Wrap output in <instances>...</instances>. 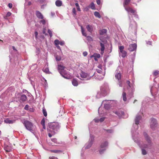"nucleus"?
I'll return each mask as SVG.
<instances>
[{
	"label": "nucleus",
	"instance_id": "41",
	"mask_svg": "<svg viewBox=\"0 0 159 159\" xmlns=\"http://www.w3.org/2000/svg\"><path fill=\"white\" fill-rule=\"evenodd\" d=\"M159 75V71L156 70L153 72V75L155 76H157Z\"/></svg>",
	"mask_w": 159,
	"mask_h": 159
},
{
	"label": "nucleus",
	"instance_id": "40",
	"mask_svg": "<svg viewBox=\"0 0 159 159\" xmlns=\"http://www.w3.org/2000/svg\"><path fill=\"white\" fill-rule=\"evenodd\" d=\"M90 7L92 9L94 10L95 9V7L94 4L93 2H92L89 5Z\"/></svg>",
	"mask_w": 159,
	"mask_h": 159
},
{
	"label": "nucleus",
	"instance_id": "15",
	"mask_svg": "<svg viewBox=\"0 0 159 159\" xmlns=\"http://www.w3.org/2000/svg\"><path fill=\"white\" fill-rule=\"evenodd\" d=\"M129 17V19L130 20V27H131V28H133L134 29H136L137 28V24L134 21H132L131 19V17H132V16L130 14L128 15Z\"/></svg>",
	"mask_w": 159,
	"mask_h": 159
},
{
	"label": "nucleus",
	"instance_id": "6",
	"mask_svg": "<svg viewBox=\"0 0 159 159\" xmlns=\"http://www.w3.org/2000/svg\"><path fill=\"white\" fill-rule=\"evenodd\" d=\"M130 2V0H125L124 3V6L125 7V10L129 13H131L132 15L136 18H138V15L136 14L135 10L131 8L126 7V5H128Z\"/></svg>",
	"mask_w": 159,
	"mask_h": 159
},
{
	"label": "nucleus",
	"instance_id": "29",
	"mask_svg": "<svg viewBox=\"0 0 159 159\" xmlns=\"http://www.w3.org/2000/svg\"><path fill=\"white\" fill-rule=\"evenodd\" d=\"M45 121L44 119L43 118L42 119V120H41V124L43 126V129H46V126L45 125Z\"/></svg>",
	"mask_w": 159,
	"mask_h": 159
},
{
	"label": "nucleus",
	"instance_id": "38",
	"mask_svg": "<svg viewBox=\"0 0 159 159\" xmlns=\"http://www.w3.org/2000/svg\"><path fill=\"white\" fill-rule=\"evenodd\" d=\"M51 141L56 144H59L60 143H59L57 141V139L56 138L51 139Z\"/></svg>",
	"mask_w": 159,
	"mask_h": 159
},
{
	"label": "nucleus",
	"instance_id": "10",
	"mask_svg": "<svg viewBox=\"0 0 159 159\" xmlns=\"http://www.w3.org/2000/svg\"><path fill=\"white\" fill-rule=\"evenodd\" d=\"M59 72L61 75L64 78L66 79H70L71 78L73 75L67 70H58Z\"/></svg>",
	"mask_w": 159,
	"mask_h": 159
},
{
	"label": "nucleus",
	"instance_id": "31",
	"mask_svg": "<svg viewBox=\"0 0 159 159\" xmlns=\"http://www.w3.org/2000/svg\"><path fill=\"white\" fill-rule=\"evenodd\" d=\"M4 122L5 123L8 124H12L13 123V121L10 120L9 119H7L4 120Z\"/></svg>",
	"mask_w": 159,
	"mask_h": 159
},
{
	"label": "nucleus",
	"instance_id": "12",
	"mask_svg": "<svg viewBox=\"0 0 159 159\" xmlns=\"http://www.w3.org/2000/svg\"><path fill=\"white\" fill-rule=\"evenodd\" d=\"M108 141L106 140H103L101 143L100 148V149L99 150V152L100 154H102L106 150L108 146Z\"/></svg>",
	"mask_w": 159,
	"mask_h": 159
},
{
	"label": "nucleus",
	"instance_id": "46",
	"mask_svg": "<svg viewBox=\"0 0 159 159\" xmlns=\"http://www.w3.org/2000/svg\"><path fill=\"white\" fill-rule=\"evenodd\" d=\"M55 57L57 61H60L61 59V57L60 56H56Z\"/></svg>",
	"mask_w": 159,
	"mask_h": 159
},
{
	"label": "nucleus",
	"instance_id": "27",
	"mask_svg": "<svg viewBox=\"0 0 159 159\" xmlns=\"http://www.w3.org/2000/svg\"><path fill=\"white\" fill-rule=\"evenodd\" d=\"M4 149L6 152H10L11 151L12 149L11 147L9 146H5L4 147Z\"/></svg>",
	"mask_w": 159,
	"mask_h": 159
},
{
	"label": "nucleus",
	"instance_id": "7",
	"mask_svg": "<svg viewBox=\"0 0 159 159\" xmlns=\"http://www.w3.org/2000/svg\"><path fill=\"white\" fill-rule=\"evenodd\" d=\"M48 127L54 133H56L59 130L60 125L58 122H54L48 124Z\"/></svg>",
	"mask_w": 159,
	"mask_h": 159
},
{
	"label": "nucleus",
	"instance_id": "16",
	"mask_svg": "<svg viewBox=\"0 0 159 159\" xmlns=\"http://www.w3.org/2000/svg\"><path fill=\"white\" fill-rule=\"evenodd\" d=\"M107 100H103L102 102V105H104V107L105 109H108L111 106L109 103L107 102Z\"/></svg>",
	"mask_w": 159,
	"mask_h": 159
},
{
	"label": "nucleus",
	"instance_id": "3",
	"mask_svg": "<svg viewBox=\"0 0 159 159\" xmlns=\"http://www.w3.org/2000/svg\"><path fill=\"white\" fill-rule=\"evenodd\" d=\"M143 110H140L139 112L137 115L135 119L134 123L133 124L131 128V133L133 134L134 132H136L139 128L138 125L139 124L140 121H142V117L143 116Z\"/></svg>",
	"mask_w": 159,
	"mask_h": 159
},
{
	"label": "nucleus",
	"instance_id": "30",
	"mask_svg": "<svg viewBox=\"0 0 159 159\" xmlns=\"http://www.w3.org/2000/svg\"><path fill=\"white\" fill-rule=\"evenodd\" d=\"M72 84L74 86H76L78 85V82L76 79H74L73 80L72 82Z\"/></svg>",
	"mask_w": 159,
	"mask_h": 159
},
{
	"label": "nucleus",
	"instance_id": "57",
	"mask_svg": "<svg viewBox=\"0 0 159 159\" xmlns=\"http://www.w3.org/2000/svg\"><path fill=\"white\" fill-rule=\"evenodd\" d=\"M8 6L9 8H11L12 6V4L11 3H9L8 4Z\"/></svg>",
	"mask_w": 159,
	"mask_h": 159
},
{
	"label": "nucleus",
	"instance_id": "26",
	"mask_svg": "<svg viewBox=\"0 0 159 159\" xmlns=\"http://www.w3.org/2000/svg\"><path fill=\"white\" fill-rule=\"evenodd\" d=\"M36 16L39 18L43 19V16L42 14L39 11H36Z\"/></svg>",
	"mask_w": 159,
	"mask_h": 159
},
{
	"label": "nucleus",
	"instance_id": "9",
	"mask_svg": "<svg viewBox=\"0 0 159 159\" xmlns=\"http://www.w3.org/2000/svg\"><path fill=\"white\" fill-rule=\"evenodd\" d=\"M76 76L81 80L85 78L87 80H89L93 76V73L88 74L81 71L80 75L77 74Z\"/></svg>",
	"mask_w": 159,
	"mask_h": 159
},
{
	"label": "nucleus",
	"instance_id": "51",
	"mask_svg": "<svg viewBox=\"0 0 159 159\" xmlns=\"http://www.w3.org/2000/svg\"><path fill=\"white\" fill-rule=\"evenodd\" d=\"M72 12L74 14L75 16L76 15V10L75 8H74L72 9Z\"/></svg>",
	"mask_w": 159,
	"mask_h": 159
},
{
	"label": "nucleus",
	"instance_id": "28",
	"mask_svg": "<svg viewBox=\"0 0 159 159\" xmlns=\"http://www.w3.org/2000/svg\"><path fill=\"white\" fill-rule=\"evenodd\" d=\"M55 4L57 6L60 7L62 5V2L61 1L58 0L56 1Z\"/></svg>",
	"mask_w": 159,
	"mask_h": 159
},
{
	"label": "nucleus",
	"instance_id": "24",
	"mask_svg": "<svg viewBox=\"0 0 159 159\" xmlns=\"http://www.w3.org/2000/svg\"><path fill=\"white\" fill-rule=\"evenodd\" d=\"M115 77L116 78L118 81L120 80L121 78V74L120 72H117L115 74Z\"/></svg>",
	"mask_w": 159,
	"mask_h": 159
},
{
	"label": "nucleus",
	"instance_id": "48",
	"mask_svg": "<svg viewBox=\"0 0 159 159\" xmlns=\"http://www.w3.org/2000/svg\"><path fill=\"white\" fill-rule=\"evenodd\" d=\"M60 41L57 39L55 40L54 41V43L56 45H58L59 44Z\"/></svg>",
	"mask_w": 159,
	"mask_h": 159
},
{
	"label": "nucleus",
	"instance_id": "50",
	"mask_svg": "<svg viewBox=\"0 0 159 159\" xmlns=\"http://www.w3.org/2000/svg\"><path fill=\"white\" fill-rule=\"evenodd\" d=\"M44 85L45 87H48V83L47 81V80L44 78Z\"/></svg>",
	"mask_w": 159,
	"mask_h": 159
},
{
	"label": "nucleus",
	"instance_id": "56",
	"mask_svg": "<svg viewBox=\"0 0 159 159\" xmlns=\"http://www.w3.org/2000/svg\"><path fill=\"white\" fill-rule=\"evenodd\" d=\"M154 88V87H152L150 88V91L152 94L153 93V89Z\"/></svg>",
	"mask_w": 159,
	"mask_h": 159
},
{
	"label": "nucleus",
	"instance_id": "17",
	"mask_svg": "<svg viewBox=\"0 0 159 159\" xmlns=\"http://www.w3.org/2000/svg\"><path fill=\"white\" fill-rule=\"evenodd\" d=\"M137 48V45L135 43L129 45L128 49L130 51H133L135 50Z\"/></svg>",
	"mask_w": 159,
	"mask_h": 159
},
{
	"label": "nucleus",
	"instance_id": "44",
	"mask_svg": "<svg viewBox=\"0 0 159 159\" xmlns=\"http://www.w3.org/2000/svg\"><path fill=\"white\" fill-rule=\"evenodd\" d=\"M93 56H94V57H96L98 58H99L100 57V55L98 53H94L93 54Z\"/></svg>",
	"mask_w": 159,
	"mask_h": 159
},
{
	"label": "nucleus",
	"instance_id": "33",
	"mask_svg": "<svg viewBox=\"0 0 159 159\" xmlns=\"http://www.w3.org/2000/svg\"><path fill=\"white\" fill-rule=\"evenodd\" d=\"M119 54H120V53L124 51V46H120L119 47Z\"/></svg>",
	"mask_w": 159,
	"mask_h": 159
},
{
	"label": "nucleus",
	"instance_id": "42",
	"mask_svg": "<svg viewBox=\"0 0 159 159\" xmlns=\"http://www.w3.org/2000/svg\"><path fill=\"white\" fill-rule=\"evenodd\" d=\"M86 37H87V40L89 42H91L93 41V39L91 36H87Z\"/></svg>",
	"mask_w": 159,
	"mask_h": 159
},
{
	"label": "nucleus",
	"instance_id": "8",
	"mask_svg": "<svg viewBox=\"0 0 159 159\" xmlns=\"http://www.w3.org/2000/svg\"><path fill=\"white\" fill-rule=\"evenodd\" d=\"M105 75V70H97V71L93 74V76L95 79L102 80L104 78Z\"/></svg>",
	"mask_w": 159,
	"mask_h": 159
},
{
	"label": "nucleus",
	"instance_id": "23",
	"mask_svg": "<svg viewBox=\"0 0 159 159\" xmlns=\"http://www.w3.org/2000/svg\"><path fill=\"white\" fill-rule=\"evenodd\" d=\"M86 28L87 30L89 32H90L91 33H92L93 31V26L92 25H88L86 26Z\"/></svg>",
	"mask_w": 159,
	"mask_h": 159
},
{
	"label": "nucleus",
	"instance_id": "25",
	"mask_svg": "<svg viewBox=\"0 0 159 159\" xmlns=\"http://www.w3.org/2000/svg\"><path fill=\"white\" fill-rule=\"evenodd\" d=\"M105 118V117H103L99 119L98 118H96L94 119V121L96 123H97L99 121L100 122H102L104 121Z\"/></svg>",
	"mask_w": 159,
	"mask_h": 159
},
{
	"label": "nucleus",
	"instance_id": "54",
	"mask_svg": "<svg viewBox=\"0 0 159 159\" xmlns=\"http://www.w3.org/2000/svg\"><path fill=\"white\" fill-rule=\"evenodd\" d=\"M29 106L28 105V104H27L26 105L25 107H24V109L25 110H28V109H29Z\"/></svg>",
	"mask_w": 159,
	"mask_h": 159
},
{
	"label": "nucleus",
	"instance_id": "45",
	"mask_svg": "<svg viewBox=\"0 0 159 159\" xmlns=\"http://www.w3.org/2000/svg\"><path fill=\"white\" fill-rule=\"evenodd\" d=\"M40 23L42 24L43 25H44L46 23V21L45 19H43L40 21Z\"/></svg>",
	"mask_w": 159,
	"mask_h": 159
},
{
	"label": "nucleus",
	"instance_id": "64",
	"mask_svg": "<svg viewBox=\"0 0 159 159\" xmlns=\"http://www.w3.org/2000/svg\"><path fill=\"white\" fill-rule=\"evenodd\" d=\"M46 29H44L43 31V34H46Z\"/></svg>",
	"mask_w": 159,
	"mask_h": 159
},
{
	"label": "nucleus",
	"instance_id": "60",
	"mask_svg": "<svg viewBox=\"0 0 159 159\" xmlns=\"http://www.w3.org/2000/svg\"><path fill=\"white\" fill-rule=\"evenodd\" d=\"M64 42L63 41L60 42H59V44H60V45H61V46L63 45H64Z\"/></svg>",
	"mask_w": 159,
	"mask_h": 159
},
{
	"label": "nucleus",
	"instance_id": "22",
	"mask_svg": "<svg viewBox=\"0 0 159 159\" xmlns=\"http://www.w3.org/2000/svg\"><path fill=\"white\" fill-rule=\"evenodd\" d=\"M98 112L99 115L100 116H102L103 115H105V112H104V111H103L102 109V108L101 107H99V109H98Z\"/></svg>",
	"mask_w": 159,
	"mask_h": 159
},
{
	"label": "nucleus",
	"instance_id": "43",
	"mask_svg": "<svg viewBox=\"0 0 159 159\" xmlns=\"http://www.w3.org/2000/svg\"><path fill=\"white\" fill-rule=\"evenodd\" d=\"M105 130L108 133H112L114 132L113 130L112 129H105Z\"/></svg>",
	"mask_w": 159,
	"mask_h": 159
},
{
	"label": "nucleus",
	"instance_id": "58",
	"mask_svg": "<svg viewBox=\"0 0 159 159\" xmlns=\"http://www.w3.org/2000/svg\"><path fill=\"white\" fill-rule=\"evenodd\" d=\"M93 122H94V121H93L89 124V128H90L91 127V125L92 124Z\"/></svg>",
	"mask_w": 159,
	"mask_h": 159
},
{
	"label": "nucleus",
	"instance_id": "4",
	"mask_svg": "<svg viewBox=\"0 0 159 159\" xmlns=\"http://www.w3.org/2000/svg\"><path fill=\"white\" fill-rule=\"evenodd\" d=\"M23 123L25 128L35 135L34 131L36 129V127L33 123L27 120H25Z\"/></svg>",
	"mask_w": 159,
	"mask_h": 159
},
{
	"label": "nucleus",
	"instance_id": "36",
	"mask_svg": "<svg viewBox=\"0 0 159 159\" xmlns=\"http://www.w3.org/2000/svg\"><path fill=\"white\" fill-rule=\"evenodd\" d=\"M94 15L96 17H98L99 18H100L101 17L100 14L97 11L94 12Z\"/></svg>",
	"mask_w": 159,
	"mask_h": 159
},
{
	"label": "nucleus",
	"instance_id": "53",
	"mask_svg": "<svg viewBox=\"0 0 159 159\" xmlns=\"http://www.w3.org/2000/svg\"><path fill=\"white\" fill-rule=\"evenodd\" d=\"M118 84L120 87H122V82L120 80L119 81Z\"/></svg>",
	"mask_w": 159,
	"mask_h": 159
},
{
	"label": "nucleus",
	"instance_id": "34",
	"mask_svg": "<svg viewBox=\"0 0 159 159\" xmlns=\"http://www.w3.org/2000/svg\"><path fill=\"white\" fill-rule=\"evenodd\" d=\"M81 29L82 33L83 35L85 36V37H86L87 34L85 32V30L82 26H81Z\"/></svg>",
	"mask_w": 159,
	"mask_h": 159
},
{
	"label": "nucleus",
	"instance_id": "19",
	"mask_svg": "<svg viewBox=\"0 0 159 159\" xmlns=\"http://www.w3.org/2000/svg\"><path fill=\"white\" fill-rule=\"evenodd\" d=\"M104 41H101L100 42V45L101 46V52L100 53L102 55H103L104 53V51L105 49V46H104Z\"/></svg>",
	"mask_w": 159,
	"mask_h": 159
},
{
	"label": "nucleus",
	"instance_id": "37",
	"mask_svg": "<svg viewBox=\"0 0 159 159\" xmlns=\"http://www.w3.org/2000/svg\"><path fill=\"white\" fill-rule=\"evenodd\" d=\"M107 30L105 29H102L100 31V34H103L106 33Z\"/></svg>",
	"mask_w": 159,
	"mask_h": 159
},
{
	"label": "nucleus",
	"instance_id": "52",
	"mask_svg": "<svg viewBox=\"0 0 159 159\" xmlns=\"http://www.w3.org/2000/svg\"><path fill=\"white\" fill-rule=\"evenodd\" d=\"M48 32L49 34V35L50 36V37H52V31L50 30H48Z\"/></svg>",
	"mask_w": 159,
	"mask_h": 159
},
{
	"label": "nucleus",
	"instance_id": "13",
	"mask_svg": "<svg viewBox=\"0 0 159 159\" xmlns=\"http://www.w3.org/2000/svg\"><path fill=\"white\" fill-rule=\"evenodd\" d=\"M110 89L108 84L107 83H105L100 88V90L104 94L106 95L109 92Z\"/></svg>",
	"mask_w": 159,
	"mask_h": 159
},
{
	"label": "nucleus",
	"instance_id": "20",
	"mask_svg": "<svg viewBox=\"0 0 159 159\" xmlns=\"http://www.w3.org/2000/svg\"><path fill=\"white\" fill-rule=\"evenodd\" d=\"M107 102L110 104L111 107L115 106L116 104V102L113 100H107Z\"/></svg>",
	"mask_w": 159,
	"mask_h": 159
},
{
	"label": "nucleus",
	"instance_id": "1",
	"mask_svg": "<svg viewBox=\"0 0 159 159\" xmlns=\"http://www.w3.org/2000/svg\"><path fill=\"white\" fill-rule=\"evenodd\" d=\"M132 137L133 140L135 142H136L139 146L142 149V154L143 155H145L147 154V152L144 149H148L151 148L152 145V143L150 137L145 132H144L143 135L145 138V139L147 141V144H141V143L139 141L137 138L135 137V135H137L138 133L135 132H134V133L133 134L132 133Z\"/></svg>",
	"mask_w": 159,
	"mask_h": 159
},
{
	"label": "nucleus",
	"instance_id": "62",
	"mask_svg": "<svg viewBox=\"0 0 159 159\" xmlns=\"http://www.w3.org/2000/svg\"><path fill=\"white\" fill-rule=\"evenodd\" d=\"M96 2L98 5H99L100 3V0H96Z\"/></svg>",
	"mask_w": 159,
	"mask_h": 159
},
{
	"label": "nucleus",
	"instance_id": "2",
	"mask_svg": "<svg viewBox=\"0 0 159 159\" xmlns=\"http://www.w3.org/2000/svg\"><path fill=\"white\" fill-rule=\"evenodd\" d=\"M131 81L132 83H131L129 80H128L126 82V84L128 85V86L127 87V90L129 92V95H127V98L126 96V93L125 92H124L122 93V97L123 98V99L125 102L127 101V98L128 99H129L133 97V93L134 91V79H133Z\"/></svg>",
	"mask_w": 159,
	"mask_h": 159
},
{
	"label": "nucleus",
	"instance_id": "32",
	"mask_svg": "<svg viewBox=\"0 0 159 159\" xmlns=\"http://www.w3.org/2000/svg\"><path fill=\"white\" fill-rule=\"evenodd\" d=\"M127 52L124 51L123 52L120 53V54H119L123 57H125L127 56Z\"/></svg>",
	"mask_w": 159,
	"mask_h": 159
},
{
	"label": "nucleus",
	"instance_id": "21",
	"mask_svg": "<svg viewBox=\"0 0 159 159\" xmlns=\"http://www.w3.org/2000/svg\"><path fill=\"white\" fill-rule=\"evenodd\" d=\"M27 97L25 94H23L20 96V102H23L26 101L27 99Z\"/></svg>",
	"mask_w": 159,
	"mask_h": 159
},
{
	"label": "nucleus",
	"instance_id": "61",
	"mask_svg": "<svg viewBox=\"0 0 159 159\" xmlns=\"http://www.w3.org/2000/svg\"><path fill=\"white\" fill-rule=\"evenodd\" d=\"M49 159H58L56 157H49Z\"/></svg>",
	"mask_w": 159,
	"mask_h": 159
},
{
	"label": "nucleus",
	"instance_id": "49",
	"mask_svg": "<svg viewBox=\"0 0 159 159\" xmlns=\"http://www.w3.org/2000/svg\"><path fill=\"white\" fill-rule=\"evenodd\" d=\"M43 72L47 74H50L51 73L49 71V70H43Z\"/></svg>",
	"mask_w": 159,
	"mask_h": 159
},
{
	"label": "nucleus",
	"instance_id": "63",
	"mask_svg": "<svg viewBox=\"0 0 159 159\" xmlns=\"http://www.w3.org/2000/svg\"><path fill=\"white\" fill-rule=\"evenodd\" d=\"M34 34L35 35L36 38H37L38 35V33L37 32L35 31L34 33Z\"/></svg>",
	"mask_w": 159,
	"mask_h": 159
},
{
	"label": "nucleus",
	"instance_id": "55",
	"mask_svg": "<svg viewBox=\"0 0 159 159\" xmlns=\"http://www.w3.org/2000/svg\"><path fill=\"white\" fill-rule=\"evenodd\" d=\"M83 54L84 56L85 57L87 56L88 53L87 52H83Z\"/></svg>",
	"mask_w": 159,
	"mask_h": 159
},
{
	"label": "nucleus",
	"instance_id": "35",
	"mask_svg": "<svg viewBox=\"0 0 159 159\" xmlns=\"http://www.w3.org/2000/svg\"><path fill=\"white\" fill-rule=\"evenodd\" d=\"M65 68L63 65H59L58 66V70H64Z\"/></svg>",
	"mask_w": 159,
	"mask_h": 159
},
{
	"label": "nucleus",
	"instance_id": "11",
	"mask_svg": "<svg viewBox=\"0 0 159 159\" xmlns=\"http://www.w3.org/2000/svg\"><path fill=\"white\" fill-rule=\"evenodd\" d=\"M113 112L120 118H126L129 116L128 114L127 113H125L121 110L114 111Z\"/></svg>",
	"mask_w": 159,
	"mask_h": 159
},
{
	"label": "nucleus",
	"instance_id": "47",
	"mask_svg": "<svg viewBox=\"0 0 159 159\" xmlns=\"http://www.w3.org/2000/svg\"><path fill=\"white\" fill-rule=\"evenodd\" d=\"M43 115L44 116H47V113L46 110L44 109H43Z\"/></svg>",
	"mask_w": 159,
	"mask_h": 159
},
{
	"label": "nucleus",
	"instance_id": "5",
	"mask_svg": "<svg viewBox=\"0 0 159 159\" xmlns=\"http://www.w3.org/2000/svg\"><path fill=\"white\" fill-rule=\"evenodd\" d=\"M94 140V136L91 134H90V138L88 142L86 143L82 149L81 152V156H82L84 154L85 149L89 148L93 144Z\"/></svg>",
	"mask_w": 159,
	"mask_h": 159
},
{
	"label": "nucleus",
	"instance_id": "39",
	"mask_svg": "<svg viewBox=\"0 0 159 159\" xmlns=\"http://www.w3.org/2000/svg\"><path fill=\"white\" fill-rule=\"evenodd\" d=\"M51 151L52 152L56 153H60L62 152V151L60 150H52Z\"/></svg>",
	"mask_w": 159,
	"mask_h": 159
},
{
	"label": "nucleus",
	"instance_id": "14",
	"mask_svg": "<svg viewBox=\"0 0 159 159\" xmlns=\"http://www.w3.org/2000/svg\"><path fill=\"white\" fill-rule=\"evenodd\" d=\"M157 126V121L156 119L152 118L151 119L150 127L153 130H155Z\"/></svg>",
	"mask_w": 159,
	"mask_h": 159
},
{
	"label": "nucleus",
	"instance_id": "18",
	"mask_svg": "<svg viewBox=\"0 0 159 159\" xmlns=\"http://www.w3.org/2000/svg\"><path fill=\"white\" fill-rule=\"evenodd\" d=\"M106 95L104 94L103 92H102V91L100 90V91H99L97 92L96 97L97 98L99 99L104 97Z\"/></svg>",
	"mask_w": 159,
	"mask_h": 159
},
{
	"label": "nucleus",
	"instance_id": "59",
	"mask_svg": "<svg viewBox=\"0 0 159 159\" xmlns=\"http://www.w3.org/2000/svg\"><path fill=\"white\" fill-rule=\"evenodd\" d=\"M11 15V13L10 12H8L6 15L7 16H10Z\"/></svg>",
	"mask_w": 159,
	"mask_h": 159
}]
</instances>
